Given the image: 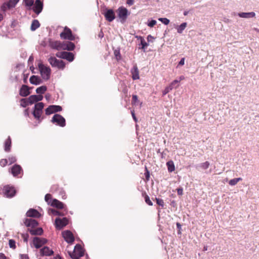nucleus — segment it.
Segmentation results:
<instances>
[{
	"label": "nucleus",
	"instance_id": "19",
	"mask_svg": "<svg viewBox=\"0 0 259 259\" xmlns=\"http://www.w3.org/2000/svg\"><path fill=\"white\" fill-rule=\"evenodd\" d=\"M30 93L29 87L26 85H22L19 91V95L22 97H26Z\"/></svg>",
	"mask_w": 259,
	"mask_h": 259
},
{
	"label": "nucleus",
	"instance_id": "22",
	"mask_svg": "<svg viewBox=\"0 0 259 259\" xmlns=\"http://www.w3.org/2000/svg\"><path fill=\"white\" fill-rule=\"evenodd\" d=\"M62 48L64 50L72 51L75 48V45L72 42L66 41L63 42Z\"/></svg>",
	"mask_w": 259,
	"mask_h": 259
},
{
	"label": "nucleus",
	"instance_id": "9",
	"mask_svg": "<svg viewBox=\"0 0 259 259\" xmlns=\"http://www.w3.org/2000/svg\"><path fill=\"white\" fill-rule=\"evenodd\" d=\"M47 241L45 238L35 237L33 239V244L36 248H39L46 244Z\"/></svg>",
	"mask_w": 259,
	"mask_h": 259
},
{
	"label": "nucleus",
	"instance_id": "63",
	"mask_svg": "<svg viewBox=\"0 0 259 259\" xmlns=\"http://www.w3.org/2000/svg\"><path fill=\"white\" fill-rule=\"evenodd\" d=\"M3 18H4L3 15L2 14L0 13V22L3 20Z\"/></svg>",
	"mask_w": 259,
	"mask_h": 259
},
{
	"label": "nucleus",
	"instance_id": "25",
	"mask_svg": "<svg viewBox=\"0 0 259 259\" xmlns=\"http://www.w3.org/2000/svg\"><path fill=\"white\" fill-rule=\"evenodd\" d=\"M51 205L58 209H63L64 207V204L56 199L52 200Z\"/></svg>",
	"mask_w": 259,
	"mask_h": 259
},
{
	"label": "nucleus",
	"instance_id": "46",
	"mask_svg": "<svg viewBox=\"0 0 259 259\" xmlns=\"http://www.w3.org/2000/svg\"><path fill=\"white\" fill-rule=\"evenodd\" d=\"M8 161H9L10 162V164H11L12 163H14V162H15L17 160V159L16 158L15 156H10L9 157V159H8Z\"/></svg>",
	"mask_w": 259,
	"mask_h": 259
},
{
	"label": "nucleus",
	"instance_id": "28",
	"mask_svg": "<svg viewBox=\"0 0 259 259\" xmlns=\"http://www.w3.org/2000/svg\"><path fill=\"white\" fill-rule=\"evenodd\" d=\"M11 139L10 137H9L5 142V150L6 152H9L11 150Z\"/></svg>",
	"mask_w": 259,
	"mask_h": 259
},
{
	"label": "nucleus",
	"instance_id": "45",
	"mask_svg": "<svg viewBox=\"0 0 259 259\" xmlns=\"http://www.w3.org/2000/svg\"><path fill=\"white\" fill-rule=\"evenodd\" d=\"M8 160L7 159H2L0 160V165L2 167H5L8 164Z\"/></svg>",
	"mask_w": 259,
	"mask_h": 259
},
{
	"label": "nucleus",
	"instance_id": "4",
	"mask_svg": "<svg viewBox=\"0 0 259 259\" xmlns=\"http://www.w3.org/2000/svg\"><path fill=\"white\" fill-rule=\"evenodd\" d=\"M48 61L52 67H56L59 69H63L65 67L64 62L62 60L57 59L55 57H50Z\"/></svg>",
	"mask_w": 259,
	"mask_h": 259
},
{
	"label": "nucleus",
	"instance_id": "15",
	"mask_svg": "<svg viewBox=\"0 0 259 259\" xmlns=\"http://www.w3.org/2000/svg\"><path fill=\"white\" fill-rule=\"evenodd\" d=\"M104 15L106 20L109 22H112L115 18V13L112 9H106Z\"/></svg>",
	"mask_w": 259,
	"mask_h": 259
},
{
	"label": "nucleus",
	"instance_id": "48",
	"mask_svg": "<svg viewBox=\"0 0 259 259\" xmlns=\"http://www.w3.org/2000/svg\"><path fill=\"white\" fill-rule=\"evenodd\" d=\"M9 244L11 248H16L15 241L14 240H13V239L10 240L9 241Z\"/></svg>",
	"mask_w": 259,
	"mask_h": 259
},
{
	"label": "nucleus",
	"instance_id": "39",
	"mask_svg": "<svg viewBox=\"0 0 259 259\" xmlns=\"http://www.w3.org/2000/svg\"><path fill=\"white\" fill-rule=\"evenodd\" d=\"M42 111L36 110L35 109L34 110L33 112V115L35 117V118L39 119L41 115Z\"/></svg>",
	"mask_w": 259,
	"mask_h": 259
},
{
	"label": "nucleus",
	"instance_id": "13",
	"mask_svg": "<svg viewBox=\"0 0 259 259\" xmlns=\"http://www.w3.org/2000/svg\"><path fill=\"white\" fill-rule=\"evenodd\" d=\"M62 235L65 240L68 243H72L74 241V238L72 232L67 230L62 232Z\"/></svg>",
	"mask_w": 259,
	"mask_h": 259
},
{
	"label": "nucleus",
	"instance_id": "37",
	"mask_svg": "<svg viewBox=\"0 0 259 259\" xmlns=\"http://www.w3.org/2000/svg\"><path fill=\"white\" fill-rule=\"evenodd\" d=\"M44 104L42 102H39L36 103L34 106V109L38 111H42V109L44 108Z\"/></svg>",
	"mask_w": 259,
	"mask_h": 259
},
{
	"label": "nucleus",
	"instance_id": "59",
	"mask_svg": "<svg viewBox=\"0 0 259 259\" xmlns=\"http://www.w3.org/2000/svg\"><path fill=\"white\" fill-rule=\"evenodd\" d=\"M134 3V0H127L126 4L129 6H132Z\"/></svg>",
	"mask_w": 259,
	"mask_h": 259
},
{
	"label": "nucleus",
	"instance_id": "55",
	"mask_svg": "<svg viewBox=\"0 0 259 259\" xmlns=\"http://www.w3.org/2000/svg\"><path fill=\"white\" fill-rule=\"evenodd\" d=\"M178 195H182L183 194V189L182 188H179L177 189Z\"/></svg>",
	"mask_w": 259,
	"mask_h": 259
},
{
	"label": "nucleus",
	"instance_id": "61",
	"mask_svg": "<svg viewBox=\"0 0 259 259\" xmlns=\"http://www.w3.org/2000/svg\"><path fill=\"white\" fill-rule=\"evenodd\" d=\"M184 63H185V58H183L181 59V60L179 62V65L182 66L184 64Z\"/></svg>",
	"mask_w": 259,
	"mask_h": 259
},
{
	"label": "nucleus",
	"instance_id": "23",
	"mask_svg": "<svg viewBox=\"0 0 259 259\" xmlns=\"http://www.w3.org/2000/svg\"><path fill=\"white\" fill-rule=\"evenodd\" d=\"M131 73L133 79L137 80L139 79V71L136 65H134L133 68L131 69Z\"/></svg>",
	"mask_w": 259,
	"mask_h": 259
},
{
	"label": "nucleus",
	"instance_id": "42",
	"mask_svg": "<svg viewBox=\"0 0 259 259\" xmlns=\"http://www.w3.org/2000/svg\"><path fill=\"white\" fill-rule=\"evenodd\" d=\"M173 89V87H171L170 84L166 87L164 91H163V95L164 96L167 94L168 92L171 91Z\"/></svg>",
	"mask_w": 259,
	"mask_h": 259
},
{
	"label": "nucleus",
	"instance_id": "58",
	"mask_svg": "<svg viewBox=\"0 0 259 259\" xmlns=\"http://www.w3.org/2000/svg\"><path fill=\"white\" fill-rule=\"evenodd\" d=\"M131 113H132V117H133L134 120H135V121L137 122V118L136 117L134 110L132 111H131Z\"/></svg>",
	"mask_w": 259,
	"mask_h": 259
},
{
	"label": "nucleus",
	"instance_id": "12",
	"mask_svg": "<svg viewBox=\"0 0 259 259\" xmlns=\"http://www.w3.org/2000/svg\"><path fill=\"white\" fill-rule=\"evenodd\" d=\"M19 1V0H9L7 3H5L2 6V10L4 11H6L8 9L15 7L16 5Z\"/></svg>",
	"mask_w": 259,
	"mask_h": 259
},
{
	"label": "nucleus",
	"instance_id": "3",
	"mask_svg": "<svg viewBox=\"0 0 259 259\" xmlns=\"http://www.w3.org/2000/svg\"><path fill=\"white\" fill-rule=\"evenodd\" d=\"M51 121L53 123H56L61 127H64L66 125L65 118L62 115L58 114H56L53 116Z\"/></svg>",
	"mask_w": 259,
	"mask_h": 259
},
{
	"label": "nucleus",
	"instance_id": "30",
	"mask_svg": "<svg viewBox=\"0 0 259 259\" xmlns=\"http://www.w3.org/2000/svg\"><path fill=\"white\" fill-rule=\"evenodd\" d=\"M40 26V23L37 20H33L32 22L30 29L31 31H35Z\"/></svg>",
	"mask_w": 259,
	"mask_h": 259
},
{
	"label": "nucleus",
	"instance_id": "32",
	"mask_svg": "<svg viewBox=\"0 0 259 259\" xmlns=\"http://www.w3.org/2000/svg\"><path fill=\"white\" fill-rule=\"evenodd\" d=\"M187 24L186 22H184L182 23L180 26H179L177 28V32L179 33H182L183 30L187 27Z\"/></svg>",
	"mask_w": 259,
	"mask_h": 259
},
{
	"label": "nucleus",
	"instance_id": "8",
	"mask_svg": "<svg viewBox=\"0 0 259 259\" xmlns=\"http://www.w3.org/2000/svg\"><path fill=\"white\" fill-rule=\"evenodd\" d=\"M127 10L123 7H120L118 9V16L121 22H123L126 20L127 16Z\"/></svg>",
	"mask_w": 259,
	"mask_h": 259
},
{
	"label": "nucleus",
	"instance_id": "1",
	"mask_svg": "<svg viewBox=\"0 0 259 259\" xmlns=\"http://www.w3.org/2000/svg\"><path fill=\"white\" fill-rule=\"evenodd\" d=\"M38 67L42 78L45 80H49L50 78L51 72L50 68L45 66L42 63H39Z\"/></svg>",
	"mask_w": 259,
	"mask_h": 259
},
{
	"label": "nucleus",
	"instance_id": "18",
	"mask_svg": "<svg viewBox=\"0 0 259 259\" xmlns=\"http://www.w3.org/2000/svg\"><path fill=\"white\" fill-rule=\"evenodd\" d=\"M24 223L27 227H31V228H34L38 225V222L32 219H26Z\"/></svg>",
	"mask_w": 259,
	"mask_h": 259
},
{
	"label": "nucleus",
	"instance_id": "24",
	"mask_svg": "<svg viewBox=\"0 0 259 259\" xmlns=\"http://www.w3.org/2000/svg\"><path fill=\"white\" fill-rule=\"evenodd\" d=\"M28 231L32 235H41L43 233L41 228H28Z\"/></svg>",
	"mask_w": 259,
	"mask_h": 259
},
{
	"label": "nucleus",
	"instance_id": "38",
	"mask_svg": "<svg viewBox=\"0 0 259 259\" xmlns=\"http://www.w3.org/2000/svg\"><path fill=\"white\" fill-rule=\"evenodd\" d=\"M49 211L51 212V213H52V214L55 215H64V213L62 212H60V211H58V210H56L54 209H50L49 210Z\"/></svg>",
	"mask_w": 259,
	"mask_h": 259
},
{
	"label": "nucleus",
	"instance_id": "44",
	"mask_svg": "<svg viewBox=\"0 0 259 259\" xmlns=\"http://www.w3.org/2000/svg\"><path fill=\"white\" fill-rule=\"evenodd\" d=\"M209 162L208 161H205V162L201 163V167L204 169H206L209 167Z\"/></svg>",
	"mask_w": 259,
	"mask_h": 259
},
{
	"label": "nucleus",
	"instance_id": "54",
	"mask_svg": "<svg viewBox=\"0 0 259 259\" xmlns=\"http://www.w3.org/2000/svg\"><path fill=\"white\" fill-rule=\"evenodd\" d=\"M22 237L24 242H27L28 241V238H29L28 234H22Z\"/></svg>",
	"mask_w": 259,
	"mask_h": 259
},
{
	"label": "nucleus",
	"instance_id": "51",
	"mask_svg": "<svg viewBox=\"0 0 259 259\" xmlns=\"http://www.w3.org/2000/svg\"><path fill=\"white\" fill-rule=\"evenodd\" d=\"M141 44L142 46V49H144L145 47L148 46V44L145 41L144 39H143V38H141Z\"/></svg>",
	"mask_w": 259,
	"mask_h": 259
},
{
	"label": "nucleus",
	"instance_id": "36",
	"mask_svg": "<svg viewBox=\"0 0 259 259\" xmlns=\"http://www.w3.org/2000/svg\"><path fill=\"white\" fill-rule=\"evenodd\" d=\"M20 105L23 107H26L29 104L28 98H23L20 100Z\"/></svg>",
	"mask_w": 259,
	"mask_h": 259
},
{
	"label": "nucleus",
	"instance_id": "6",
	"mask_svg": "<svg viewBox=\"0 0 259 259\" xmlns=\"http://www.w3.org/2000/svg\"><path fill=\"white\" fill-rule=\"evenodd\" d=\"M68 220L66 218H57L55 220V226L57 229L61 230L68 224Z\"/></svg>",
	"mask_w": 259,
	"mask_h": 259
},
{
	"label": "nucleus",
	"instance_id": "53",
	"mask_svg": "<svg viewBox=\"0 0 259 259\" xmlns=\"http://www.w3.org/2000/svg\"><path fill=\"white\" fill-rule=\"evenodd\" d=\"M156 20H151L148 24V25L150 27H153L155 25H156Z\"/></svg>",
	"mask_w": 259,
	"mask_h": 259
},
{
	"label": "nucleus",
	"instance_id": "52",
	"mask_svg": "<svg viewBox=\"0 0 259 259\" xmlns=\"http://www.w3.org/2000/svg\"><path fill=\"white\" fill-rule=\"evenodd\" d=\"M114 55L116 56L117 60H119L120 59V52L119 50H115L114 52Z\"/></svg>",
	"mask_w": 259,
	"mask_h": 259
},
{
	"label": "nucleus",
	"instance_id": "29",
	"mask_svg": "<svg viewBox=\"0 0 259 259\" xmlns=\"http://www.w3.org/2000/svg\"><path fill=\"white\" fill-rule=\"evenodd\" d=\"M238 16L241 18H251L254 17L255 16V14L254 12L240 13L238 14Z\"/></svg>",
	"mask_w": 259,
	"mask_h": 259
},
{
	"label": "nucleus",
	"instance_id": "21",
	"mask_svg": "<svg viewBox=\"0 0 259 259\" xmlns=\"http://www.w3.org/2000/svg\"><path fill=\"white\" fill-rule=\"evenodd\" d=\"M26 215L28 217L38 218L40 217V214L37 210L31 208L26 212Z\"/></svg>",
	"mask_w": 259,
	"mask_h": 259
},
{
	"label": "nucleus",
	"instance_id": "43",
	"mask_svg": "<svg viewBox=\"0 0 259 259\" xmlns=\"http://www.w3.org/2000/svg\"><path fill=\"white\" fill-rule=\"evenodd\" d=\"M26 6L30 7L33 5L34 0H23Z\"/></svg>",
	"mask_w": 259,
	"mask_h": 259
},
{
	"label": "nucleus",
	"instance_id": "17",
	"mask_svg": "<svg viewBox=\"0 0 259 259\" xmlns=\"http://www.w3.org/2000/svg\"><path fill=\"white\" fill-rule=\"evenodd\" d=\"M43 8V4L40 0H36L35 5L33 7V11L36 14H39Z\"/></svg>",
	"mask_w": 259,
	"mask_h": 259
},
{
	"label": "nucleus",
	"instance_id": "41",
	"mask_svg": "<svg viewBox=\"0 0 259 259\" xmlns=\"http://www.w3.org/2000/svg\"><path fill=\"white\" fill-rule=\"evenodd\" d=\"M145 179L144 181L147 182L150 179V172L148 170L147 167H145Z\"/></svg>",
	"mask_w": 259,
	"mask_h": 259
},
{
	"label": "nucleus",
	"instance_id": "11",
	"mask_svg": "<svg viewBox=\"0 0 259 259\" xmlns=\"http://www.w3.org/2000/svg\"><path fill=\"white\" fill-rule=\"evenodd\" d=\"M11 172L14 177H19L23 172V170L20 165L15 164L11 168Z\"/></svg>",
	"mask_w": 259,
	"mask_h": 259
},
{
	"label": "nucleus",
	"instance_id": "27",
	"mask_svg": "<svg viewBox=\"0 0 259 259\" xmlns=\"http://www.w3.org/2000/svg\"><path fill=\"white\" fill-rule=\"evenodd\" d=\"M40 253L42 256H49L52 255L53 253V251L49 247L45 246L40 249Z\"/></svg>",
	"mask_w": 259,
	"mask_h": 259
},
{
	"label": "nucleus",
	"instance_id": "5",
	"mask_svg": "<svg viewBox=\"0 0 259 259\" xmlns=\"http://www.w3.org/2000/svg\"><path fill=\"white\" fill-rule=\"evenodd\" d=\"M4 195L7 197H12L16 194V190L14 187L7 185L4 187L3 189Z\"/></svg>",
	"mask_w": 259,
	"mask_h": 259
},
{
	"label": "nucleus",
	"instance_id": "35",
	"mask_svg": "<svg viewBox=\"0 0 259 259\" xmlns=\"http://www.w3.org/2000/svg\"><path fill=\"white\" fill-rule=\"evenodd\" d=\"M143 196L144 197L146 203L150 206H152L153 203L150 200L149 197L146 194V192L142 193Z\"/></svg>",
	"mask_w": 259,
	"mask_h": 259
},
{
	"label": "nucleus",
	"instance_id": "47",
	"mask_svg": "<svg viewBox=\"0 0 259 259\" xmlns=\"http://www.w3.org/2000/svg\"><path fill=\"white\" fill-rule=\"evenodd\" d=\"M158 20L165 25H168L169 23V20L166 18H160Z\"/></svg>",
	"mask_w": 259,
	"mask_h": 259
},
{
	"label": "nucleus",
	"instance_id": "26",
	"mask_svg": "<svg viewBox=\"0 0 259 259\" xmlns=\"http://www.w3.org/2000/svg\"><path fill=\"white\" fill-rule=\"evenodd\" d=\"M29 81L31 84L35 85L39 84L42 82L41 79L39 76L36 75L31 76L29 79Z\"/></svg>",
	"mask_w": 259,
	"mask_h": 259
},
{
	"label": "nucleus",
	"instance_id": "62",
	"mask_svg": "<svg viewBox=\"0 0 259 259\" xmlns=\"http://www.w3.org/2000/svg\"><path fill=\"white\" fill-rule=\"evenodd\" d=\"M58 185H54L52 187V189L54 191H56L58 189Z\"/></svg>",
	"mask_w": 259,
	"mask_h": 259
},
{
	"label": "nucleus",
	"instance_id": "7",
	"mask_svg": "<svg viewBox=\"0 0 259 259\" xmlns=\"http://www.w3.org/2000/svg\"><path fill=\"white\" fill-rule=\"evenodd\" d=\"M56 56L59 58L66 59L69 62H71L74 60V55L72 53L70 52H58L56 54Z\"/></svg>",
	"mask_w": 259,
	"mask_h": 259
},
{
	"label": "nucleus",
	"instance_id": "34",
	"mask_svg": "<svg viewBox=\"0 0 259 259\" xmlns=\"http://www.w3.org/2000/svg\"><path fill=\"white\" fill-rule=\"evenodd\" d=\"M242 180L241 178H238L232 179L229 181V184L231 186H234L237 184L238 182Z\"/></svg>",
	"mask_w": 259,
	"mask_h": 259
},
{
	"label": "nucleus",
	"instance_id": "16",
	"mask_svg": "<svg viewBox=\"0 0 259 259\" xmlns=\"http://www.w3.org/2000/svg\"><path fill=\"white\" fill-rule=\"evenodd\" d=\"M49 46L53 49L57 50H62L63 43L58 40H50L49 42Z\"/></svg>",
	"mask_w": 259,
	"mask_h": 259
},
{
	"label": "nucleus",
	"instance_id": "57",
	"mask_svg": "<svg viewBox=\"0 0 259 259\" xmlns=\"http://www.w3.org/2000/svg\"><path fill=\"white\" fill-rule=\"evenodd\" d=\"M180 81V80H178L177 79H175L172 82H171V83L170 84V85H171V87H173L177 83H179V82Z\"/></svg>",
	"mask_w": 259,
	"mask_h": 259
},
{
	"label": "nucleus",
	"instance_id": "2",
	"mask_svg": "<svg viewBox=\"0 0 259 259\" xmlns=\"http://www.w3.org/2000/svg\"><path fill=\"white\" fill-rule=\"evenodd\" d=\"M60 37L61 38L70 40H74L75 39L71 30L67 26L65 27L63 31L60 33Z\"/></svg>",
	"mask_w": 259,
	"mask_h": 259
},
{
	"label": "nucleus",
	"instance_id": "49",
	"mask_svg": "<svg viewBox=\"0 0 259 259\" xmlns=\"http://www.w3.org/2000/svg\"><path fill=\"white\" fill-rule=\"evenodd\" d=\"M138 101V97L137 95H134L132 96V104H136V103Z\"/></svg>",
	"mask_w": 259,
	"mask_h": 259
},
{
	"label": "nucleus",
	"instance_id": "64",
	"mask_svg": "<svg viewBox=\"0 0 259 259\" xmlns=\"http://www.w3.org/2000/svg\"><path fill=\"white\" fill-rule=\"evenodd\" d=\"M27 76H26V77H25V78H24V79H23V81H24V83H27Z\"/></svg>",
	"mask_w": 259,
	"mask_h": 259
},
{
	"label": "nucleus",
	"instance_id": "31",
	"mask_svg": "<svg viewBox=\"0 0 259 259\" xmlns=\"http://www.w3.org/2000/svg\"><path fill=\"white\" fill-rule=\"evenodd\" d=\"M166 165L169 172H172L175 170V166L172 161H169L166 162Z\"/></svg>",
	"mask_w": 259,
	"mask_h": 259
},
{
	"label": "nucleus",
	"instance_id": "50",
	"mask_svg": "<svg viewBox=\"0 0 259 259\" xmlns=\"http://www.w3.org/2000/svg\"><path fill=\"white\" fill-rule=\"evenodd\" d=\"M156 201L157 204L158 205L161 206L162 207H163V206H164V202H163V200L162 199L156 198Z\"/></svg>",
	"mask_w": 259,
	"mask_h": 259
},
{
	"label": "nucleus",
	"instance_id": "60",
	"mask_svg": "<svg viewBox=\"0 0 259 259\" xmlns=\"http://www.w3.org/2000/svg\"><path fill=\"white\" fill-rule=\"evenodd\" d=\"M21 259H29V256L27 254H21Z\"/></svg>",
	"mask_w": 259,
	"mask_h": 259
},
{
	"label": "nucleus",
	"instance_id": "40",
	"mask_svg": "<svg viewBox=\"0 0 259 259\" xmlns=\"http://www.w3.org/2000/svg\"><path fill=\"white\" fill-rule=\"evenodd\" d=\"M45 201L49 204L51 205V202L52 201V195L50 194H47L45 197Z\"/></svg>",
	"mask_w": 259,
	"mask_h": 259
},
{
	"label": "nucleus",
	"instance_id": "33",
	"mask_svg": "<svg viewBox=\"0 0 259 259\" xmlns=\"http://www.w3.org/2000/svg\"><path fill=\"white\" fill-rule=\"evenodd\" d=\"M47 87L45 85H42L40 87H38L36 90V92L37 94H42L45 93V92L47 91Z\"/></svg>",
	"mask_w": 259,
	"mask_h": 259
},
{
	"label": "nucleus",
	"instance_id": "10",
	"mask_svg": "<svg viewBox=\"0 0 259 259\" xmlns=\"http://www.w3.org/2000/svg\"><path fill=\"white\" fill-rule=\"evenodd\" d=\"M83 255L84 253L81 246L79 245H76L75 247L74 254L71 255V257L73 259H79Z\"/></svg>",
	"mask_w": 259,
	"mask_h": 259
},
{
	"label": "nucleus",
	"instance_id": "56",
	"mask_svg": "<svg viewBox=\"0 0 259 259\" xmlns=\"http://www.w3.org/2000/svg\"><path fill=\"white\" fill-rule=\"evenodd\" d=\"M0 259H9V257L6 256L4 253L0 252Z\"/></svg>",
	"mask_w": 259,
	"mask_h": 259
},
{
	"label": "nucleus",
	"instance_id": "20",
	"mask_svg": "<svg viewBox=\"0 0 259 259\" xmlns=\"http://www.w3.org/2000/svg\"><path fill=\"white\" fill-rule=\"evenodd\" d=\"M42 98H43V97L41 95H31L28 98V99L29 104H32L34 103L41 101Z\"/></svg>",
	"mask_w": 259,
	"mask_h": 259
},
{
	"label": "nucleus",
	"instance_id": "14",
	"mask_svg": "<svg viewBox=\"0 0 259 259\" xmlns=\"http://www.w3.org/2000/svg\"><path fill=\"white\" fill-rule=\"evenodd\" d=\"M62 107L59 105H50L45 110L47 115H50L53 113L61 111Z\"/></svg>",
	"mask_w": 259,
	"mask_h": 259
}]
</instances>
